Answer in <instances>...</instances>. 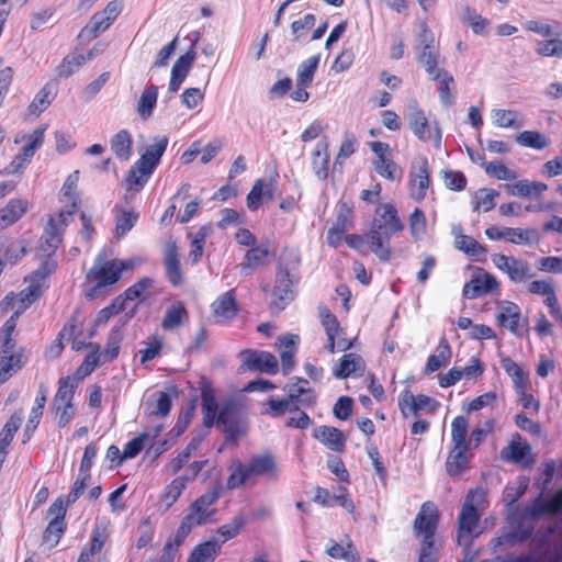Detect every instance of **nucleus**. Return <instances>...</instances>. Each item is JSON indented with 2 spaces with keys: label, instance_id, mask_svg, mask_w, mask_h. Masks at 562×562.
Masks as SVG:
<instances>
[{
  "label": "nucleus",
  "instance_id": "nucleus-29",
  "mask_svg": "<svg viewBox=\"0 0 562 562\" xmlns=\"http://www.w3.org/2000/svg\"><path fill=\"white\" fill-rule=\"evenodd\" d=\"M329 151L326 140L318 142L312 153V167L319 180L328 177Z\"/></svg>",
  "mask_w": 562,
  "mask_h": 562
},
{
  "label": "nucleus",
  "instance_id": "nucleus-14",
  "mask_svg": "<svg viewBox=\"0 0 562 562\" xmlns=\"http://www.w3.org/2000/svg\"><path fill=\"white\" fill-rule=\"evenodd\" d=\"M30 142L24 145L21 153L18 154L14 159L3 169L5 175H13L25 168L30 164L35 151L44 143V130L37 128L30 135Z\"/></svg>",
  "mask_w": 562,
  "mask_h": 562
},
{
  "label": "nucleus",
  "instance_id": "nucleus-30",
  "mask_svg": "<svg viewBox=\"0 0 562 562\" xmlns=\"http://www.w3.org/2000/svg\"><path fill=\"white\" fill-rule=\"evenodd\" d=\"M27 210V202L21 199H12L0 210V225L7 227L19 221Z\"/></svg>",
  "mask_w": 562,
  "mask_h": 562
},
{
  "label": "nucleus",
  "instance_id": "nucleus-46",
  "mask_svg": "<svg viewBox=\"0 0 562 562\" xmlns=\"http://www.w3.org/2000/svg\"><path fill=\"white\" fill-rule=\"evenodd\" d=\"M439 55L430 49H422L418 52L417 59L424 66L426 72L431 77H437L438 74L446 72L447 70L438 68Z\"/></svg>",
  "mask_w": 562,
  "mask_h": 562
},
{
  "label": "nucleus",
  "instance_id": "nucleus-51",
  "mask_svg": "<svg viewBox=\"0 0 562 562\" xmlns=\"http://www.w3.org/2000/svg\"><path fill=\"white\" fill-rule=\"evenodd\" d=\"M469 422L464 416H457L451 423L453 446H469L467 442Z\"/></svg>",
  "mask_w": 562,
  "mask_h": 562
},
{
  "label": "nucleus",
  "instance_id": "nucleus-5",
  "mask_svg": "<svg viewBox=\"0 0 562 562\" xmlns=\"http://www.w3.org/2000/svg\"><path fill=\"white\" fill-rule=\"evenodd\" d=\"M252 476H267L268 479L277 480L278 467L273 457L262 454L252 457L248 463L234 462L227 479V487L229 490L238 488Z\"/></svg>",
  "mask_w": 562,
  "mask_h": 562
},
{
  "label": "nucleus",
  "instance_id": "nucleus-44",
  "mask_svg": "<svg viewBox=\"0 0 562 562\" xmlns=\"http://www.w3.org/2000/svg\"><path fill=\"white\" fill-rule=\"evenodd\" d=\"M54 100L50 83H46L35 95L27 110L30 114L38 115L45 111Z\"/></svg>",
  "mask_w": 562,
  "mask_h": 562
},
{
  "label": "nucleus",
  "instance_id": "nucleus-59",
  "mask_svg": "<svg viewBox=\"0 0 562 562\" xmlns=\"http://www.w3.org/2000/svg\"><path fill=\"white\" fill-rule=\"evenodd\" d=\"M19 314L14 313L3 325L0 331V342H1V351H10L14 348V344L12 342V334L16 327V319Z\"/></svg>",
  "mask_w": 562,
  "mask_h": 562
},
{
  "label": "nucleus",
  "instance_id": "nucleus-26",
  "mask_svg": "<svg viewBox=\"0 0 562 562\" xmlns=\"http://www.w3.org/2000/svg\"><path fill=\"white\" fill-rule=\"evenodd\" d=\"M216 317L225 321L233 319L238 313L235 290H229L221 294L211 305Z\"/></svg>",
  "mask_w": 562,
  "mask_h": 562
},
{
  "label": "nucleus",
  "instance_id": "nucleus-16",
  "mask_svg": "<svg viewBox=\"0 0 562 562\" xmlns=\"http://www.w3.org/2000/svg\"><path fill=\"white\" fill-rule=\"evenodd\" d=\"M366 372V361L359 353H344L333 367L336 379L360 378Z\"/></svg>",
  "mask_w": 562,
  "mask_h": 562
},
{
  "label": "nucleus",
  "instance_id": "nucleus-45",
  "mask_svg": "<svg viewBox=\"0 0 562 562\" xmlns=\"http://www.w3.org/2000/svg\"><path fill=\"white\" fill-rule=\"evenodd\" d=\"M504 562H562V547L548 550L542 555L508 557Z\"/></svg>",
  "mask_w": 562,
  "mask_h": 562
},
{
  "label": "nucleus",
  "instance_id": "nucleus-28",
  "mask_svg": "<svg viewBox=\"0 0 562 562\" xmlns=\"http://www.w3.org/2000/svg\"><path fill=\"white\" fill-rule=\"evenodd\" d=\"M504 188L509 195L530 198L541 195L548 186L539 181L519 180L513 184H505Z\"/></svg>",
  "mask_w": 562,
  "mask_h": 562
},
{
  "label": "nucleus",
  "instance_id": "nucleus-55",
  "mask_svg": "<svg viewBox=\"0 0 562 562\" xmlns=\"http://www.w3.org/2000/svg\"><path fill=\"white\" fill-rule=\"evenodd\" d=\"M532 533V528H519L517 530L507 532L501 537L495 539V546H508L513 547L517 543L524 542L528 538H530Z\"/></svg>",
  "mask_w": 562,
  "mask_h": 562
},
{
  "label": "nucleus",
  "instance_id": "nucleus-43",
  "mask_svg": "<svg viewBox=\"0 0 562 562\" xmlns=\"http://www.w3.org/2000/svg\"><path fill=\"white\" fill-rule=\"evenodd\" d=\"M138 216V213L134 210H121L115 218L116 238L125 236L135 226Z\"/></svg>",
  "mask_w": 562,
  "mask_h": 562
},
{
  "label": "nucleus",
  "instance_id": "nucleus-18",
  "mask_svg": "<svg viewBox=\"0 0 562 562\" xmlns=\"http://www.w3.org/2000/svg\"><path fill=\"white\" fill-rule=\"evenodd\" d=\"M492 261L499 270L506 272L514 282H522L529 272L528 263L515 257L495 254L492 256Z\"/></svg>",
  "mask_w": 562,
  "mask_h": 562
},
{
  "label": "nucleus",
  "instance_id": "nucleus-40",
  "mask_svg": "<svg viewBox=\"0 0 562 562\" xmlns=\"http://www.w3.org/2000/svg\"><path fill=\"white\" fill-rule=\"evenodd\" d=\"M26 254V248L22 243L11 240L9 238L0 239V256L4 257L5 261L15 263Z\"/></svg>",
  "mask_w": 562,
  "mask_h": 562
},
{
  "label": "nucleus",
  "instance_id": "nucleus-23",
  "mask_svg": "<svg viewBox=\"0 0 562 562\" xmlns=\"http://www.w3.org/2000/svg\"><path fill=\"white\" fill-rule=\"evenodd\" d=\"M244 366L249 371L274 375L279 371L278 359L273 353H249Z\"/></svg>",
  "mask_w": 562,
  "mask_h": 562
},
{
  "label": "nucleus",
  "instance_id": "nucleus-7",
  "mask_svg": "<svg viewBox=\"0 0 562 562\" xmlns=\"http://www.w3.org/2000/svg\"><path fill=\"white\" fill-rule=\"evenodd\" d=\"M484 497L485 493L481 488L470 491L468 494L458 519L459 544H467L470 541V536L477 526L480 519L477 508L484 502Z\"/></svg>",
  "mask_w": 562,
  "mask_h": 562
},
{
  "label": "nucleus",
  "instance_id": "nucleus-36",
  "mask_svg": "<svg viewBox=\"0 0 562 562\" xmlns=\"http://www.w3.org/2000/svg\"><path fill=\"white\" fill-rule=\"evenodd\" d=\"M158 98V87L148 86L143 92L137 103V113L143 120H147L153 115Z\"/></svg>",
  "mask_w": 562,
  "mask_h": 562
},
{
  "label": "nucleus",
  "instance_id": "nucleus-20",
  "mask_svg": "<svg viewBox=\"0 0 562 562\" xmlns=\"http://www.w3.org/2000/svg\"><path fill=\"white\" fill-rule=\"evenodd\" d=\"M102 353H87L83 362L78 367L76 372L71 375L60 378L58 381H67L74 389L77 390L80 382L90 375L100 362ZM105 356L104 361L112 360L117 353H103Z\"/></svg>",
  "mask_w": 562,
  "mask_h": 562
},
{
  "label": "nucleus",
  "instance_id": "nucleus-31",
  "mask_svg": "<svg viewBox=\"0 0 562 562\" xmlns=\"http://www.w3.org/2000/svg\"><path fill=\"white\" fill-rule=\"evenodd\" d=\"M469 446H453L446 461V469L450 476H458L468 468L469 459L465 454Z\"/></svg>",
  "mask_w": 562,
  "mask_h": 562
},
{
  "label": "nucleus",
  "instance_id": "nucleus-21",
  "mask_svg": "<svg viewBox=\"0 0 562 562\" xmlns=\"http://www.w3.org/2000/svg\"><path fill=\"white\" fill-rule=\"evenodd\" d=\"M405 119L407 120L409 130L419 140L427 142L430 139L428 120L416 102L409 105Z\"/></svg>",
  "mask_w": 562,
  "mask_h": 562
},
{
  "label": "nucleus",
  "instance_id": "nucleus-60",
  "mask_svg": "<svg viewBox=\"0 0 562 562\" xmlns=\"http://www.w3.org/2000/svg\"><path fill=\"white\" fill-rule=\"evenodd\" d=\"M187 315V311L182 305H173L170 308L167 310L161 326L164 329H173L178 327L181 322L182 317Z\"/></svg>",
  "mask_w": 562,
  "mask_h": 562
},
{
  "label": "nucleus",
  "instance_id": "nucleus-35",
  "mask_svg": "<svg viewBox=\"0 0 562 562\" xmlns=\"http://www.w3.org/2000/svg\"><path fill=\"white\" fill-rule=\"evenodd\" d=\"M204 439V435L200 434L194 436L191 441L188 443V446L183 449L182 452H180L176 458H173L167 465L168 471L171 474L178 473L186 463H188L189 459L192 456V452L195 451L202 440Z\"/></svg>",
  "mask_w": 562,
  "mask_h": 562
},
{
  "label": "nucleus",
  "instance_id": "nucleus-53",
  "mask_svg": "<svg viewBox=\"0 0 562 562\" xmlns=\"http://www.w3.org/2000/svg\"><path fill=\"white\" fill-rule=\"evenodd\" d=\"M154 279L149 277H144L130 288H127L124 292L126 299L131 301L140 300L144 301L146 299L147 291L154 285Z\"/></svg>",
  "mask_w": 562,
  "mask_h": 562
},
{
  "label": "nucleus",
  "instance_id": "nucleus-57",
  "mask_svg": "<svg viewBox=\"0 0 562 562\" xmlns=\"http://www.w3.org/2000/svg\"><path fill=\"white\" fill-rule=\"evenodd\" d=\"M485 172L495 178V179H498V180H507V181H512V180H515L517 178V173L509 169L508 167H506L503 162L501 161H491L488 162L486 166H485Z\"/></svg>",
  "mask_w": 562,
  "mask_h": 562
},
{
  "label": "nucleus",
  "instance_id": "nucleus-22",
  "mask_svg": "<svg viewBox=\"0 0 562 562\" xmlns=\"http://www.w3.org/2000/svg\"><path fill=\"white\" fill-rule=\"evenodd\" d=\"M61 243V231L57 226L56 218L50 217L40 238L38 250L43 257H52Z\"/></svg>",
  "mask_w": 562,
  "mask_h": 562
},
{
  "label": "nucleus",
  "instance_id": "nucleus-12",
  "mask_svg": "<svg viewBox=\"0 0 562 562\" xmlns=\"http://www.w3.org/2000/svg\"><path fill=\"white\" fill-rule=\"evenodd\" d=\"M221 488H213L196 498L189 507L187 517H191L193 522L199 526L205 525L211 521L215 509L212 506L220 498Z\"/></svg>",
  "mask_w": 562,
  "mask_h": 562
},
{
  "label": "nucleus",
  "instance_id": "nucleus-10",
  "mask_svg": "<svg viewBox=\"0 0 562 562\" xmlns=\"http://www.w3.org/2000/svg\"><path fill=\"white\" fill-rule=\"evenodd\" d=\"M322 325L325 329L327 340L325 349L327 351H348L351 348L357 347V339L347 338L344 329L339 326L337 317L330 313L329 310L325 308L321 313Z\"/></svg>",
  "mask_w": 562,
  "mask_h": 562
},
{
  "label": "nucleus",
  "instance_id": "nucleus-19",
  "mask_svg": "<svg viewBox=\"0 0 562 562\" xmlns=\"http://www.w3.org/2000/svg\"><path fill=\"white\" fill-rule=\"evenodd\" d=\"M196 57L194 45H191L186 54L181 55L173 64L169 81V92L176 93L184 81Z\"/></svg>",
  "mask_w": 562,
  "mask_h": 562
},
{
  "label": "nucleus",
  "instance_id": "nucleus-49",
  "mask_svg": "<svg viewBox=\"0 0 562 562\" xmlns=\"http://www.w3.org/2000/svg\"><path fill=\"white\" fill-rule=\"evenodd\" d=\"M432 80L439 82L438 93L440 101L446 106H451L454 104V95L450 92L449 85L453 83V77L448 72L438 74L437 77H434Z\"/></svg>",
  "mask_w": 562,
  "mask_h": 562
},
{
  "label": "nucleus",
  "instance_id": "nucleus-63",
  "mask_svg": "<svg viewBox=\"0 0 562 562\" xmlns=\"http://www.w3.org/2000/svg\"><path fill=\"white\" fill-rule=\"evenodd\" d=\"M499 193L494 189L483 188L477 192V201L473 207L474 211L479 210L481 206L484 212H488L494 209L495 202L494 199L498 196Z\"/></svg>",
  "mask_w": 562,
  "mask_h": 562
},
{
  "label": "nucleus",
  "instance_id": "nucleus-17",
  "mask_svg": "<svg viewBox=\"0 0 562 562\" xmlns=\"http://www.w3.org/2000/svg\"><path fill=\"white\" fill-rule=\"evenodd\" d=\"M437 522L438 512L436 506L430 502H426L422 505L414 520V530L417 535H424L423 541H434Z\"/></svg>",
  "mask_w": 562,
  "mask_h": 562
},
{
  "label": "nucleus",
  "instance_id": "nucleus-41",
  "mask_svg": "<svg viewBox=\"0 0 562 562\" xmlns=\"http://www.w3.org/2000/svg\"><path fill=\"white\" fill-rule=\"evenodd\" d=\"M516 142L524 147L544 149L550 145L549 138L537 131H524L516 136Z\"/></svg>",
  "mask_w": 562,
  "mask_h": 562
},
{
  "label": "nucleus",
  "instance_id": "nucleus-39",
  "mask_svg": "<svg viewBox=\"0 0 562 562\" xmlns=\"http://www.w3.org/2000/svg\"><path fill=\"white\" fill-rule=\"evenodd\" d=\"M113 22L101 12L94 13L90 22L81 30L80 36L92 40L98 37L101 33L106 31Z\"/></svg>",
  "mask_w": 562,
  "mask_h": 562
},
{
  "label": "nucleus",
  "instance_id": "nucleus-34",
  "mask_svg": "<svg viewBox=\"0 0 562 562\" xmlns=\"http://www.w3.org/2000/svg\"><path fill=\"white\" fill-rule=\"evenodd\" d=\"M221 551V543L215 540H209L200 543L193 548L189 559L191 562H211L217 557Z\"/></svg>",
  "mask_w": 562,
  "mask_h": 562
},
{
  "label": "nucleus",
  "instance_id": "nucleus-11",
  "mask_svg": "<svg viewBox=\"0 0 562 562\" xmlns=\"http://www.w3.org/2000/svg\"><path fill=\"white\" fill-rule=\"evenodd\" d=\"M485 235L492 240L504 239L512 244L532 246L539 243L540 237L535 228L498 227L491 226L485 229Z\"/></svg>",
  "mask_w": 562,
  "mask_h": 562
},
{
  "label": "nucleus",
  "instance_id": "nucleus-2",
  "mask_svg": "<svg viewBox=\"0 0 562 562\" xmlns=\"http://www.w3.org/2000/svg\"><path fill=\"white\" fill-rule=\"evenodd\" d=\"M384 212L374 218L370 232L367 234L370 250L382 261L387 262L392 256L390 239L395 233L404 228L397 210L392 204L383 205Z\"/></svg>",
  "mask_w": 562,
  "mask_h": 562
},
{
  "label": "nucleus",
  "instance_id": "nucleus-54",
  "mask_svg": "<svg viewBox=\"0 0 562 562\" xmlns=\"http://www.w3.org/2000/svg\"><path fill=\"white\" fill-rule=\"evenodd\" d=\"M532 533V528H519L517 530L507 532L501 537L495 539V546H508L513 547L517 543L524 542L528 538H530Z\"/></svg>",
  "mask_w": 562,
  "mask_h": 562
},
{
  "label": "nucleus",
  "instance_id": "nucleus-64",
  "mask_svg": "<svg viewBox=\"0 0 562 562\" xmlns=\"http://www.w3.org/2000/svg\"><path fill=\"white\" fill-rule=\"evenodd\" d=\"M409 227L415 239L420 238L426 232V217L424 212L416 207L409 216Z\"/></svg>",
  "mask_w": 562,
  "mask_h": 562
},
{
  "label": "nucleus",
  "instance_id": "nucleus-62",
  "mask_svg": "<svg viewBox=\"0 0 562 562\" xmlns=\"http://www.w3.org/2000/svg\"><path fill=\"white\" fill-rule=\"evenodd\" d=\"M356 146L357 139L355 135L350 132H346L338 155L336 156L335 165L341 164L345 159L350 157L356 151Z\"/></svg>",
  "mask_w": 562,
  "mask_h": 562
},
{
  "label": "nucleus",
  "instance_id": "nucleus-50",
  "mask_svg": "<svg viewBox=\"0 0 562 562\" xmlns=\"http://www.w3.org/2000/svg\"><path fill=\"white\" fill-rule=\"evenodd\" d=\"M86 56L81 54L67 55L57 67L58 76L64 78L71 76L86 63Z\"/></svg>",
  "mask_w": 562,
  "mask_h": 562
},
{
  "label": "nucleus",
  "instance_id": "nucleus-6",
  "mask_svg": "<svg viewBox=\"0 0 562 562\" xmlns=\"http://www.w3.org/2000/svg\"><path fill=\"white\" fill-rule=\"evenodd\" d=\"M297 280L291 272L289 265L283 261L281 257L277 267L276 284L272 289L273 299L270 302V310L273 313H279L285 308L294 300V283Z\"/></svg>",
  "mask_w": 562,
  "mask_h": 562
},
{
  "label": "nucleus",
  "instance_id": "nucleus-52",
  "mask_svg": "<svg viewBox=\"0 0 562 562\" xmlns=\"http://www.w3.org/2000/svg\"><path fill=\"white\" fill-rule=\"evenodd\" d=\"M187 483V477L178 476L166 487L162 501L166 503L167 507H170L180 497Z\"/></svg>",
  "mask_w": 562,
  "mask_h": 562
},
{
  "label": "nucleus",
  "instance_id": "nucleus-58",
  "mask_svg": "<svg viewBox=\"0 0 562 562\" xmlns=\"http://www.w3.org/2000/svg\"><path fill=\"white\" fill-rule=\"evenodd\" d=\"M65 528V522L50 520L44 531L43 542L49 544L50 548L55 547L64 535Z\"/></svg>",
  "mask_w": 562,
  "mask_h": 562
},
{
  "label": "nucleus",
  "instance_id": "nucleus-32",
  "mask_svg": "<svg viewBox=\"0 0 562 562\" xmlns=\"http://www.w3.org/2000/svg\"><path fill=\"white\" fill-rule=\"evenodd\" d=\"M269 255L267 248L260 246H254L247 250L243 262L240 263L241 273L249 276L254 270L266 265V259Z\"/></svg>",
  "mask_w": 562,
  "mask_h": 562
},
{
  "label": "nucleus",
  "instance_id": "nucleus-38",
  "mask_svg": "<svg viewBox=\"0 0 562 562\" xmlns=\"http://www.w3.org/2000/svg\"><path fill=\"white\" fill-rule=\"evenodd\" d=\"M26 362L24 353H10L0 357V378L8 381L16 373Z\"/></svg>",
  "mask_w": 562,
  "mask_h": 562
},
{
  "label": "nucleus",
  "instance_id": "nucleus-48",
  "mask_svg": "<svg viewBox=\"0 0 562 562\" xmlns=\"http://www.w3.org/2000/svg\"><path fill=\"white\" fill-rule=\"evenodd\" d=\"M23 420V413L15 412L11 415L8 422L4 424L2 430L0 431V443L10 447L11 441L18 429L20 428Z\"/></svg>",
  "mask_w": 562,
  "mask_h": 562
},
{
  "label": "nucleus",
  "instance_id": "nucleus-3",
  "mask_svg": "<svg viewBox=\"0 0 562 562\" xmlns=\"http://www.w3.org/2000/svg\"><path fill=\"white\" fill-rule=\"evenodd\" d=\"M384 212L374 218L370 232L367 234L370 250L382 261L387 262L392 256L390 239L395 233L404 228L397 210L392 204L383 205Z\"/></svg>",
  "mask_w": 562,
  "mask_h": 562
},
{
  "label": "nucleus",
  "instance_id": "nucleus-15",
  "mask_svg": "<svg viewBox=\"0 0 562 562\" xmlns=\"http://www.w3.org/2000/svg\"><path fill=\"white\" fill-rule=\"evenodd\" d=\"M398 406L404 417H408L411 414L417 416L420 411H427L434 413L439 403L424 394L415 396L409 391H404L398 397Z\"/></svg>",
  "mask_w": 562,
  "mask_h": 562
},
{
  "label": "nucleus",
  "instance_id": "nucleus-33",
  "mask_svg": "<svg viewBox=\"0 0 562 562\" xmlns=\"http://www.w3.org/2000/svg\"><path fill=\"white\" fill-rule=\"evenodd\" d=\"M111 149L121 160H128L132 156L133 138L127 130H121L110 140Z\"/></svg>",
  "mask_w": 562,
  "mask_h": 562
},
{
  "label": "nucleus",
  "instance_id": "nucleus-24",
  "mask_svg": "<svg viewBox=\"0 0 562 562\" xmlns=\"http://www.w3.org/2000/svg\"><path fill=\"white\" fill-rule=\"evenodd\" d=\"M164 265L166 277L172 285L182 283V273L178 254V247L175 241H168L165 248Z\"/></svg>",
  "mask_w": 562,
  "mask_h": 562
},
{
  "label": "nucleus",
  "instance_id": "nucleus-4",
  "mask_svg": "<svg viewBox=\"0 0 562 562\" xmlns=\"http://www.w3.org/2000/svg\"><path fill=\"white\" fill-rule=\"evenodd\" d=\"M167 136L154 137V144L147 146L145 153L131 167L126 182L130 190L139 191L155 171L168 146Z\"/></svg>",
  "mask_w": 562,
  "mask_h": 562
},
{
  "label": "nucleus",
  "instance_id": "nucleus-47",
  "mask_svg": "<svg viewBox=\"0 0 562 562\" xmlns=\"http://www.w3.org/2000/svg\"><path fill=\"white\" fill-rule=\"evenodd\" d=\"M148 415L165 417L171 408V397L166 392H158L157 397L153 402H147Z\"/></svg>",
  "mask_w": 562,
  "mask_h": 562
},
{
  "label": "nucleus",
  "instance_id": "nucleus-56",
  "mask_svg": "<svg viewBox=\"0 0 562 562\" xmlns=\"http://www.w3.org/2000/svg\"><path fill=\"white\" fill-rule=\"evenodd\" d=\"M246 519L243 516L235 517L231 522L225 524L221 526L217 529V533L223 537V540L220 542L221 546L226 542L227 540H231L235 537H237L241 530V528L245 526Z\"/></svg>",
  "mask_w": 562,
  "mask_h": 562
},
{
  "label": "nucleus",
  "instance_id": "nucleus-37",
  "mask_svg": "<svg viewBox=\"0 0 562 562\" xmlns=\"http://www.w3.org/2000/svg\"><path fill=\"white\" fill-rule=\"evenodd\" d=\"M454 247L465 255L474 257L476 261H484L487 255V248L469 235L461 236L459 241H454Z\"/></svg>",
  "mask_w": 562,
  "mask_h": 562
},
{
  "label": "nucleus",
  "instance_id": "nucleus-27",
  "mask_svg": "<svg viewBox=\"0 0 562 562\" xmlns=\"http://www.w3.org/2000/svg\"><path fill=\"white\" fill-rule=\"evenodd\" d=\"M76 325L68 324L65 325L64 328L59 333V337L57 339V346L60 349L65 348L64 341H71V349L74 351H80L82 348H90V351H101L100 345L89 342L87 344L85 339H81L79 335H76Z\"/></svg>",
  "mask_w": 562,
  "mask_h": 562
},
{
  "label": "nucleus",
  "instance_id": "nucleus-61",
  "mask_svg": "<svg viewBox=\"0 0 562 562\" xmlns=\"http://www.w3.org/2000/svg\"><path fill=\"white\" fill-rule=\"evenodd\" d=\"M351 225L352 209L346 202H340L334 227L345 233L347 229L351 227Z\"/></svg>",
  "mask_w": 562,
  "mask_h": 562
},
{
  "label": "nucleus",
  "instance_id": "nucleus-13",
  "mask_svg": "<svg viewBox=\"0 0 562 562\" xmlns=\"http://www.w3.org/2000/svg\"><path fill=\"white\" fill-rule=\"evenodd\" d=\"M411 196L420 202L426 196V191L430 186L429 166L425 157L413 162L409 172Z\"/></svg>",
  "mask_w": 562,
  "mask_h": 562
},
{
  "label": "nucleus",
  "instance_id": "nucleus-8",
  "mask_svg": "<svg viewBox=\"0 0 562 562\" xmlns=\"http://www.w3.org/2000/svg\"><path fill=\"white\" fill-rule=\"evenodd\" d=\"M76 389L67 381H58L57 392L54 395L49 409L57 419L58 427L64 428L74 419L77 407L74 403Z\"/></svg>",
  "mask_w": 562,
  "mask_h": 562
},
{
  "label": "nucleus",
  "instance_id": "nucleus-42",
  "mask_svg": "<svg viewBox=\"0 0 562 562\" xmlns=\"http://www.w3.org/2000/svg\"><path fill=\"white\" fill-rule=\"evenodd\" d=\"M319 55H314L302 61L297 69L296 82L301 86H311L319 64Z\"/></svg>",
  "mask_w": 562,
  "mask_h": 562
},
{
  "label": "nucleus",
  "instance_id": "nucleus-9",
  "mask_svg": "<svg viewBox=\"0 0 562 562\" xmlns=\"http://www.w3.org/2000/svg\"><path fill=\"white\" fill-rule=\"evenodd\" d=\"M115 260L104 261L98 257L93 267L87 274V279H92L95 284L86 293L87 297L93 300L104 293L108 285H112L120 280L119 270L116 269Z\"/></svg>",
  "mask_w": 562,
  "mask_h": 562
},
{
  "label": "nucleus",
  "instance_id": "nucleus-1",
  "mask_svg": "<svg viewBox=\"0 0 562 562\" xmlns=\"http://www.w3.org/2000/svg\"><path fill=\"white\" fill-rule=\"evenodd\" d=\"M201 406L204 426L210 429L216 423L225 434L227 442L236 445L247 434L248 426L241 401L228 398L218 411L214 390L211 386H203Z\"/></svg>",
  "mask_w": 562,
  "mask_h": 562
},
{
  "label": "nucleus",
  "instance_id": "nucleus-25",
  "mask_svg": "<svg viewBox=\"0 0 562 562\" xmlns=\"http://www.w3.org/2000/svg\"><path fill=\"white\" fill-rule=\"evenodd\" d=\"M314 438L333 451L341 452L346 445V437L341 430L330 426H318L314 429Z\"/></svg>",
  "mask_w": 562,
  "mask_h": 562
}]
</instances>
